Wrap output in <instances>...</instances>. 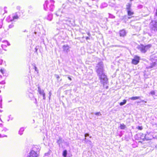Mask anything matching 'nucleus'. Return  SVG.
Listing matches in <instances>:
<instances>
[{
	"label": "nucleus",
	"instance_id": "nucleus-10",
	"mask_svg": "<svg viewBox=\"0 0 157 157\" xmlns=\"http://www.w3.org/2000/svg\"><path fill=\"white\" fill-rule=\"evenodd\" d=\"M156 63L155 62H153L150 64V65L149 66V68H151L155 66Z\"/></svg>",
	"mask_w": 157,
	"mask_h": 157
},
{
	"label": "nucleus",
	"instance_id": "nucleus-9",
	"mask_svg": "<svg viewBox=\"0 0 157 157\" xmlns=\"http://www.w3.org/2000/svg\"><path fill=\"white\" fill-rule=\"evenodd\" d=\"M131 4L129 3H128L126 5V9L127 10H131Z\"/></svg>",
	"mask_w": 157,
	"mask_h": 157
},
{
	"label": "nucleus",
	"instance_id": "nucleus-1",
	"mask_svg": "<svg viewBox=\"0 0 157 157\" xmlns=\"http://www.w3.org/2000/svg\"><path fill=\"white\" fill-rule=\"evenodd\" d=\"M151 45L149 44L144 46L143 44H140L138 48L139 50L143 53H145L151 47Z\"/></svg>",
	"mask_w": 157,
	"mask_h": 157
},
{
	"label": "nucleus",
	"instance_id": "nucleus-28",
	"mask_svg": "<svg viewBox=\"0 0 157 157\" xmlns=\"http://www.w3.org/2000/svg\"><path fill=\"white\" fill-rule=\"evenodd\" d=\"M36 51H37V49L36 48Z\"/></svg>",
	"mask_w": 157,
	"mask_h": 157
},
{
	"label": "nucleus",
	"instance_id": "nucleus-6",
	"mask_svg": "<svg viewBox=\"0 0 157 157\" xmlns=\"http://www.w3.org/2000/svg\"><path fill=\"white\" fill-rule=\"evenodd\" d=\"M126 35V32L124 29L120 30L119 32V35L120 36H124Z\"/></svg>",
	"mask_w": 157,
	"mask_h": 157
},
{
	"label": "nucleus",
	"instance_id": "nucleus-4",
	"mask_svg": "<svg viewBox=\"0 0 157 157\" xmlns=\"http://www.w3.org/2000/svg\"><path fill=\"white\" fill-rule=\"evenodd\" d=\"M99 79L101 81H105L108 80L106 76L104 74L102 73L101 75H99Z\"/></svg>",
	"mask_w": 157,
	"mask_h": 157
},
{
	"label": "nucleus",
	"instance_id": "nucleus-2",
	"mask_svg": "<svg viewBox=\"0 0 157 157\" xmlns=\"http://www.w3.org/2000/svg\"><path fill=\"white\" fill-rule=\"evenodd\" d=\"M140 57L137 56H135L134 58L132 59L131 63L132 64L135 65L137 64L140 62Z\"/></svg>",
	"mask_w": 157,
	"mask_h": 157
},
{
	"label": "nucleus",
	"instance_id": "nucleus-24",
	"mask_svg": "<svg viewBox=\"0 0 157 157\" xmlns=\"http://www.w3.org/2000/svg\"><path fill=\"white\" fill-rule=\"evenodd\" d=\"M0 71L2 73H3V70H2V69H1L0 70Z\"/></svg>",
	"mask_w": 157,
	"mask_h": 157
},
{
	"label": "nucleus",
	"instance_id": "nucleus-26",
	"mask_svg": "<svg viewBox=\"0 0 157 157\" xmlns=\"http://www.w3.org/2000/svg\"><path fill=\"white\" fill-rule=\"evenodd\" d=\"M12 26V25H10L9 26V28H11Z\"/></svg>",
	"mask_w": 157,
	"mask_h": 157
},
{
	"label": "nucleus",
	"instance_id": "nucleus-22",
	"mask_svg": "<svg viewBox=\"0 0 157 157\" xmlns=\"http://www.w3.org/2000/svg\"><path fill=\"white\" fill-rule=\"evenodd\" d=\"M68 78L70 80H72L71 78L70 77H69V76L68 77Z\"/></svg>",
	"mask_w": 157,
	"mask_h": 157
},
{
	"label": "nucleus",
	"instance_id": "nucleus-21",
	"mask_svg": "<svg viewBox=\"0 0 157 157\" xmlns=\"http://www.w3.org/2000/svg\"><path fill=\"white\" fill-rule=\"evenodd\" d=\"M34 68H35V70L36 71H38V70H37V67H34Z\"/></svg>",
	"mask_w": 157,
	"mask_h": 157
},
{
	"label": "nucleus",
	"instance_id": "nucleus-20",
	"mask_svg": "<svg viewBox=\"0 0 157 157\" xmlns=\"http://www.w3.org/2000/svg\"><path fill=\"white\" fill-rule=\"evenodd\" d=\"M86 40H88V39H90V38L89 37H86Z\"/></svg>",
	"mask_w": 157,
	"mask_h": 157
},
{
	"label": "nucleus",
	"instance_id": "nucleus-8",
	"mask_svg": "<svg viewBox=\"0 0 157 157\" xmlns=\"http://www.w3.org/2000/svg\"><path fill=\"white\" fill-rule=\"evenodd\" d=\"M63 48L64 51L67 52L69 50V47L67 45H64L63 46Z\"/></svg>",
	"mask_w": 157,
	"mask_h": 157
},
{
	"label": "nucleus",
	"instance_id": "nucleus-29",
	"mask_svg": "<svg viewBox=\"0 0 157 157\" xmlns=\"http://www.w3.org/2000/svg\"><path fill=\"white\" fill-rule=\"evenodd\" d=\"M1 27H2V26L1 27H0V28H1Z\"/></svg>",
	"mask_w": 157,
	"mask_h": 157
},
{
	"label": "nucleus",
	"instance_id": "nucleus-3",
	"mask_svg": "<svg viewBox=\"0 0 157 157\" xmlns=\"http://www.w3.org/2000/svg\"><path fill=\"white\" fill-rule=\"evenodd\" d=\"M38 155L37 152L33 150H31L29 154V155L28 157H38Z\"/></svg>",
	"mask_w": 157,
	"mask_h": 157
},
{
	"label": "nucleus",
	"instance_id": "nucleus-16",
	"mask_svg": "<svg viewBox=\"0 0 157 157\" xmlns=\"http://www.w3.org/2000/svg\"><path fill=\"white\" fill-rule=\"evenodd\" d=\"M136 128L138 130H141L143 129V128L142 126H138Z\"/></svg>",
	"mask_w": 157,
	"mask_h": 157
},
{
	"label": "nucleus",
	"instance_id": "nucleus-30",
	"mask_svg": "<svg viewBox=\"0 0 157 157\" xmlns=\"http://www.w3.org/2000/svg\"><path fill=\"white\" fill-rule=\"evenodd\" d=\"M61 80H62V79H60V81H61Z\"/></svg>",
	"mask_w": 157,
	"mask_h": 157
},
{
	"label": "nucleus",
	"instance_id": "nucleus-11",
	"mask_svg": "<svg viewBox=\"0 0 157 157\" xmlns=\"http://www.w3.org/2000/svg\"><path fill=\"white\" fill-rule=\"evenodd\" d=\"M140 98V97L139 96L133 97L130 98L131 100H135Z\"/></svg>",
	"mask_w": 157,
	"mask_h": 157
},
{
	"label": "nucleus",
	"instance_id": "nucleus-17",
	"mask_svg": "<svg viewBox=\"0 0 157 157\" xmlns=\"http://www.w3.org/2000/svg\"><path fill=\"white\" fill-rule=\"evenodd\" d=\"M150 94L152 95H154L155 94V92L154 91H151L150 92Z\"/></svg>",
	"mask_w": 157,
	"mask_h": 157
},
{
	"label": "nucleus",
	"instance_id": "nucleus-23",
	"mask_svg": "<svg viewBox=\"0 0 157 157\" xmlns=\"http://www.w3.org/2000/svg\"><path fill=\"white\" fill-rule=\"evenodd\" d=\"M87 33V35H89V36H90V34L89 32Z\"/></svg>",
	"mask_w": 157,
	"mask_h": 157
},
{
	"label": "nucleus",
	"instance_id": "nucleus-25",
	"mask_svg": "<svg viewBox=\"0 0 157 157\" xmlns=\"http://www.w3.org/2000/svg\"><path fill=\"white\" fill-rule=\"evenodd\" d=\"M21 130L22 131H23V128H21V129H20V131H21ZM20 132V131H19V132Z\"/></svg>",
	"mask_w": 157,
	"mask_h": 157
},
{
	"label": "nucleus",
	"instance_id": "nucleus-15",
	"mask_svg": "<svg viewBox=\"0 0 157 157\" xmlns=\"http://www.w3.org/2000/svg\"><path fill=\"white\" fill-rule=\"evenodd\" d=\"M19 18V17L17 15H16L13 17V20H14L17 19Z\"/></svg>",
	"mask_w": 157,
	"mask_h": 157
},
{
	"label": "nucleus",
	"instance_id": "nucleus-19",
	"mask_svg": "<svg viewBox=\"0 0 157 157\" xmlns=\"http://www.w3.org/2000/svg\"><path fill=\"white\" fill-rule=\"evenodd\" d=\"M56 78L57 80H58L60 78L59 76L58 75H56Z\"/></svg>",
	"mask_w": 157,
	"mask_h": 157
},
{
	"label": "nucleus",
	"instance_id": "nucleus-5",
	"mask_svg": "<svg viewBox=\"0 0 157 157\" xmlns=\"http://www.w3.org/2000/svg\"><path fill=\"white\" fill-rule=\"evenodd\" d=\"M127 11L128 15L129 16H131L128 17V18L129 19L133 17V16H132L134 14V13L132 10V9L128 10Z\"/></svg>",
	"mask_w": 157,
	"mask_h": 157
},
{
	"label": "nucleus",
	"instance_id": "nucleus-18",
	"mask_svg": "<svg viewBox=\"0 0 157 157\" xmlns=\"http://www.w3.org/2000/svg\"><path fill=\"white\" fill-rule=\"evenodd\" d=\"M95 114L96 115H101V114L100 112H97L95 113Z\"/></svg>",
	"mask_w": 157,
	"mask_h": 157
},
{
	"label": "nucleus",
	"instance_id": "nucleus-12",
	"mask_svg": "<svg viewBox=\"0 0 157 157\" xmlns=\"http://www.w3.org/2000/svg\"><path fill=\"white\" fill-rule=\"evenodd\" d=\"M67 155V151L66 150H64L62 153V155L64 157H66Z\"/></svg>",
	"mask_w": 157,
	"mask_h": 157
},
{
	"label": "nucleus",
	"instance_id": "nucleus-13",
	"mask_svg": "<svg viewBox=\"0 0 157 157\" xmlns=\"http://www.w3.org/2000/svg\"><path fill=\"white\" fill-rule=\"evenodd\" d=\"M126 126L124 124H121L120 125V129H124L126 128Z\"/></svg>",
	"mask_w": 157,
	"mask_h": 157
},
{
	"label": "nucleus",
	"instance_id": "nucleus-27",
	"mask_svg": "<svg viewBox=\"0 0 157 157\" xmlns=\"http://www.w3.org/2000/svg\"><path fill=\"white\" fill-rule=\"evenodd\" d=\"M1 40V38L0 37V41Z\"/></svg>",
	"mask_w": 157,
	"mask_h": 157
},
{
	"label": "nucleus",
	"instance_id": "nucleus-7",
	"mask_svg": "<svg viewBox=\"0 0 157 157\" xmlns=\"http://www.w3.org/2000/svg\"><path fill=\"white\" fill-rule=\"evenodd\" d=\"M38 92L39 93L43 96L44 99H45V94L44 93V91L41 90L39 87H38Z\"/></svg>",
	"mask_w": 157,
	"mask_h": 157
},
{
	"label": "nucleus",
	"instance_id": "nucleus-14",
	"mask_svg": "<svg viewBox=\"0 0 157 157\" xmlns=\"http://www.w3.org/2000/svg\"><path fill=\"white\" fill-rule=\"evenodd\" d=\"M126 102V100L125 99H124L123 100L122 102H121L119 103V105L121 106L123 105H124L125 104Z\"/></svg>",
	"mask_w": 157,
	"mask_h": 157
}]
</instances>
